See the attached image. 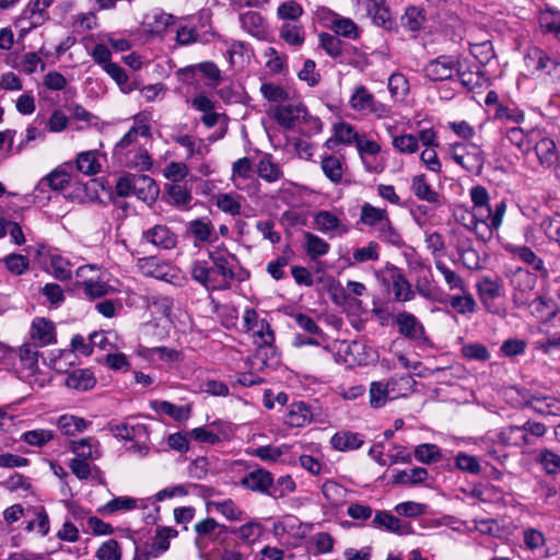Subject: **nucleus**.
<instances>
[{"label":"nucleus","instance_id":"58836bf2","mask_svg":"<svg viewBox=\"0 0 560 560\" xmlns=\"http://www.w3.org/2000/svg\"><path fill=\"white\" fill-rule=\"evenodd\" d=\"M304 238L303 248L311 260L325 256L330 249V245L316 234L305 232Z\"/></svg>","mask_w":560,"mask_h":560},{"label":"nucleus","instance_id":"de8ad7c7","mask_svg":"<svg viewBox=\"0 0 560 560\" xmlns=\"http://www.w3.org/2000/svg\"><path fill=\"white\" fill-rule=\"evenodd\" d=\"M537 159L544 166H550L558 160L556 143L550 138L540 139L534 147Z\"/></svg>","mask_w":560,"mask_h":560},{"label":"nucleus","instance_id":"dca6fc26","mask_svg":"<svg viewBox=\"0 0 560 560\" xmlns=\"http://www.w3.org/2000/svg\"><path fill=\"white\" fill-rule=\"evenodd\" d=\"M238 485L249 491L271 497L272 474L266 469L257 468L246 472Z\"/></svg>","mask_w":560,"mask_h":560},{"label":"nucleus","instance_id":"774afa93","mask_svg":"<svg viewBox=\"0 0 560 560\" xmlns=\"http://www.w3.org/2000/svg\"><path fill=\"white\" fill-rule=\"evenodd\" d=\"M539 464L548 475L560 474V455L551 450H541L538 457Z\"/></svg>","mask_w":560,"mask_h":560},{"label":"nucleus","instance_id":"5701e85b","mask_svg":"<svg viewBox=\"0 0 560 560\" xmlns=\"http://www.w3.org/2000/svg\"><path fill=\"white\" fill-rule=\"evenodd\" d=\"M458 66L455 71V77H457L464 88L472 91L481 86L482 74L479 66L470 65L467 60H462L460 58H458Z\"/></svg>","mask_w":560,"mask_h":560},{"label":"nucleus","instance_id":"0eeeda50","mask_svg":"<svg viewBox=\"0 0 560 560\" xmlns=\"http://www.w3.org/2000/svg\"><path fill=\"white\" fill-rule=\"evenodd\" d=\"M36 255L47 270L59 281H67L72 278L73 265L69 258L61 255L57 249L39 245Z\"/></svg>","mask_w":560,"mask_h":560},{"label":"nucleus","instance_id":"f704fd0d","mask_svg":"<svg viewBox=\"0 0 560 560\" xmlns=\"http://www.w3.org/2000/svg\"><path fill=\"white\" fill-rule=\"evenodd\" d=\"M96 384L93 372L89 369L73 370L66 380V385L69 388L85 392L93 388Z\"/></svg>","mask_w":560,"mask_h":560},{"label":"nucleus","instance_id":"69168bd1","mask_svg":"<svg viewBox=\"0 0 560 560\" xmlns=\"http://www.w3.org/2000/svg\"><path fill=\"white\" fill-rule=\"evenodd\" d=\"M434 264L435 268L444 277V281L450 290L464 291V288H466L465 281L456 271L448 268L441 259H435Z\"/></svg>","mask_w":560,"mask_h":560},{"label":"nucleus","instance_id":"c85d7f7f","mask_svg":"<svg viewBox=\"0 0 560 560\" xmlns=\"http://www.w3.org/2000/svg\"><path fill=\"white\" fill-rule=\"evenodd\" d=\"M410 189L419 200L434 205L440 203V194L432 188L424 174L416 175L412 178Z\"/></svg>","mask_w":560,"mask_h":560},{"label":"nucleus","instance_id":"680f3d73","mask_svg":"<svg viewBox=\"0 0 560 560\" xmlns=\"http://www.w3.org/2000/svg\"><path fill=\"white\" fill-rule=\"evenodd\" d=\"M390 397V392L385 382L374 381L370 384L369 398L372 408L383 407Z\"/></svg>","mask_w":560,"mask_h":560},{"label":"nucleus","instance_id":"f257e3e1","mask_svg":"<svg viewBox=\"0 0 560 560\" xmlns=\"http://www.w3.org/2000/svg\"><path fill=\"white\" fill-rule=\"evenodd\" d=\"M209 259L196 260L191 265V278L208 291L230 290L233 281L243 282L249 278L233 253L225 247H213Z\"/></svg>","mask_w":560,"mask_h":560},{"label":"nucleus","instance_id":"aec40b11","mask_svg":"<svg viewBox=\"0 0 560 560\" xmlns=\"http://www.w3.org/2000/svg\"><path fill=\"white\" fill-rule=\"evenodd\" d=\"M30 336L34 342L30 345L37 351V347H45L56 341L55 326L50 320L37 317L32 323Z\"/></svg>","mask_w":560,"mask_h":560},{"label":"nucleus","instance_id":"ddd939ff","mask_svg":"<svg viewBox=\"0 0 560 560\" xmlns=\"http://www.w3.org/2000/svg\"><path fill=\"white\" fill-rule=\"evenodd\" d=\"M371 526L399 536L410 535L413 533L412 526L409 522L401 521L387 510L376 511L371 521Z\"/></svg>","mask_w":560,"mask_h":560},{"label":"nucleus","instance_id":"bb28decb","mask_svg":"<svg viewBox=\"0 0 560 560\" xmlns=\"http://www.w3.org/2000/svg\"><path fill=\"white\" fill-rule=\"evenodd\" d=\"M313 419L308 405L304 401H295L290 405L284 416V422L292 428H302Z\"/></svg>","mask_w":560,"mask_h":560},{"label":"nucleus","instance_id":"7c9ffc66","mask_svg":"<svg viewBox=\"0 0 560 560\" xmlns=\"http://www.w3.org/2000/svg\"><path fill=\"white\" fill-rule=\"evenodd\" d=\"M77 288L82 290L84 296L90 300L101 299L107 295L112 290V287L103 280L100 275H93L92 279L78 282Z\"/></svg>","mask_w":560,"mask_h":560},{"label":"nucleus","instance_id":"8fccbe9b","mask_svg":"<svg viewBox=\"0 0 560 560\" xmlns=\"http://www.w3.org/2000/svg\"><path fill=\"white\" fill-rule=\"evenodd\" d=\"M381 256V246L376 241H370L365 246L357 247L352 252L350 265L377 261Z\"/></svg>","mask_w":560,"mask_h":560},{"label":"nucleus","instance_id":"4c0bfd02","mask_svg":"<svg viewBox=\"0 0 560 560\" xmlns=\"http://www.w3.org/2000/svg\"><path fill=\"white\" fill-rule=\"evenodd\" d=\"M280 37L291 46L300 47L305 42V30L299 22H283L279 31Z\"/></svg>","mask_w":560,"mask_h":560},{"label":"nucleus","instance_id":"72a5a7b5","mask_svg":"<svg viewBox=\"0 0 560 560\" xmlns=\"http://www.w3.org/2000/svg\"><path fill=\"white\" fill-rule=\"evenodd\" d=\"M389 392L390 399L405 397L413 390L416 381L409 373L395 374L387 382H385Z\"/></svg>","mask_w":560,"mask_h":560},{"label":"nucleus","instance_id":"3c124183","mask_svg":"<svg viewBox=\"0 0 560 560\" xmlns=\"http://www.w3.org/2000/svg\"><path fill=\"white\" fill-rule=\"evenodd\" d=\"M447 302L452 308L462 315L474 313L476 310V301L466 288L458 294L448 295Z\"/></svg>","mask_w":560,"mask_h":560},{"label":"nucleus","instance_id":"6e6d98bb","mask_svg":"<svg viewBox=\"0 0 560 560\" xmlns=\"http://www.w3.org/2000/svg\"><path fill=\"white\" fill-rule=\"evenodd\" d=\"M392 282L393 292L397 301L407 302L415 298L410 282L399 270L392 275Z\"/></svg>","mask_w":560,"mask_h":560},{"label":"nucleus","instance_id":"6ab92c4d","mask_svg":"<svg viewBox=\"0 0 560 560\" xmlns=\"http://www.w3.org/2000/svg\"><path fill=\"white\" fill-rule=\"evenodd\" d=\"M137 266L148 277L166 282H173L176 278V271L173 267L152 256L138 259Z\"/></svg>","mask_w":560,"mask_h":560},{"label":"nucleus","instance_id":"79ce46f5","mask_svg":"<svg viewBox=\"0 0 560 560\" xmlns=\"http://www.w3.org/2000/svg\"><path fill=\"white\" fill-rule=\"evenodd\" d=\"M387 215L388 212L385 208H378L369 202H364L360 209V218L358 223H361L372 230Z\"/></svg>","mask_w":560,"mask_h":560},{"label":"nucleus","instance_id":"a878e982","mask_svg":"<svg viewBox=\"0 0 560 560\" xmlns=\"http://www.w3.org/2000/svg\"><path fill=\"white\" fill-rule=\"evenodd\" d=\"M330 444L334 450L339 452L354 451L364 444V436L358 432L342 430L331 436Z\"/></svg>","mask_w":560,"mask_h":560},{"label":"nucleus","instance_id":"c756f323","mask_svg":"<svg viewBox=\"0 0 560 560\" xmlns=\"http://www.w3.org/2000/svg\"><path fill=\"white\" fill-rule=\"evenodd\" d=\"M221 530L236 535L245 544H253L261 536L264 527L259 522L249 521L240 527L222 526Z\"/></svg>","mask_w":560,"mask_h":560},{"label":"nucleus","instance_id":"7ed1b4c3","mask_svg":"<svg viewBox=\"0 0 560 560\" xmlns=\"http://www.w3.org/2000/svg\"><path fill=\"white\" fill-rule=\"evenodd\" d=\"M37 362L38 351L30 343H24L19 349H14L0 341L1 370L13 372L20 377H26L34 374Z\"/></svg>","mask_w":560,"mask_h":560},{"label":"nucleus","instance_id":"423d86ee","mask_svg":"<svg viewBox=\"0 0 560 560\" xmlns=\"http://www.w3.org/2000/svg\"><path fill=\"white\" fill-rule=\"evenodd\" d=\"M349 106L363 114H370L381 119L390 115V108L386 104L375 100L374 95L364 85L353 89L349 98Z\"/></svg>","mask_w":560,"mask_h":560},{"label":"nucleus","instance_id":"f8f14e48","mask_svg":"<svg viewBox=\"0 0 560 560\" xmlns=\"http://www.w3.org/2000/svg\"><path fill=\"white\" fill-rule=\"evenodd\" d=\"M140 244L152 245L159 249H172L177 244V235L165 224H156L143 230Z\"/></svg>","mask_w":560,"mask_h":560},{"label":"nucleus","instance_id":"1a4fd4ad","mask_svg":"<svg viewBox=\"0 0 560 560\" xmlns=\"http://www.w3.org/2000/svg\"><path fill=\"white\" fill-rule=\"evenodd\" d=\"M522 406L532 409L540 416L560 417V398L542 395L527 389L518 390Z\"/></svg>","mask_w":560,"mask_h":560},{"label":"nucleus","instance_id":"473e14b6","mask_svg":"<svg viewBox=\"0 0 560 560\" xmlns=\"http://www.w3.org/2000/svg\"><path fill=\"white\" fill-rule=\"evenodd\" d=\"M166 201L177 208L187 209L190 206L192 196L187 187L180 183L165 185Z\"/></svg>","mask_w":560,"mask_h":560},{"label":"nucleus","instance_id":"cd10ccee","mask_svg":"<svg viewBox=\"0 0 560 560\" xmlns=\"http://www.w3.org/2000/svg\"><path fill=\"white\" fill-rule=\"evenodd\" d=\"M199 71L203 74V77L208 78L211 81H219L221 78V71L218 66L212 61H205L197 65H191L186 68H183L178 71L179 78L189 82L194 79L195 73Z\"/></svg>","mask_w":560,"mask_h":560},{"label":"nucleus","instance_id":"e2e57ef3","mask_svg":"<svg viewBox=\"0 0 560 560\" xmlns=\"http://www.w3.org/2000/svg\"><path fill=\"white\" fill-rule=\"evenodd\" d=\"M477 291L482 303L487 304L501 295V285L498 281L485 277L477 283Z\"/></svg>","mask_w":560,"mask_h":560},{"label":"nucleus","instance_id":"49530a36","mask_svg":"<svg viewBox=\"0 0 560 560\" xmlns=\"http://www.w3.org/2000/svg\"><path fill=\"white\" fill-rule=\"evenodd\" d=\"M320 167L325 176L334 184H339L343 176V161L336 155H325L322 159Z\"/></svg>","mask_w":560,"mask_h":560},{"label":"nucleus","instance_id":"4468645a","mask_svg":"<svg viewBox=\"0 0 560 560\" xmlns=\"http://www.w3.org/2000/svg\"><path fill=\"white\" fill-rule=\"evenodd\" d=\"M70 183V175L58 167L43 177L34 189V197L40 200H49V191L63 190Z\"/></svg>","mask_w":560,"mask_h":560},{"label":"nucleus","instance_id":"39448f33","mask_svg":"<svg viewBox=\"0 0 560 560\" xmlns=\"http://www.w3.org/2000/svg\"><path fill=\"white\" fill-rule=\"evenodd\" d=\"M524 61L532 74L545 72L556 89L560 86V61L551 59L544 50L537 47L527 50Z\"/></svg>","mask_w":560,"mask_h":560},{"label":"nucleus","instance_id":"b1692460","mask_svg":"<svg viewBox=\"0 0 560 560\" xmlns=\"http://www.w3.org/2000/svg\"><path fill=\"white\" fill-rule=\"evenodd\" d=\"M133 196H136L139 200L151 205L158 199L159 187L154 179L149 175L135 174Z\"/></svg>","mask_w":560,"mask_h":560},{"label":"nucleus","instance_id":"2eb2a0df","mask_svg":"<svg viewBox=\"0 0 560 560\" xmlns=\"http://www.w3.org/2000/svg\"><path fill=\"white\" fill-rule=\"evenodd\" d=\"M505 249L512 255L513 259H517L530 267L540 277L548 278L549 270L547 269L545 261L539 257L530 247L526 245H514L509 244Z\"/></svg>","mask_w":560,"mask_h":560},{"label":"nucleus","instance_id":"6e6552de","mask_svg":"<svg viewBox=\"0 0 560 560\" xmlns=\"http://www.w3.org/2000/svg\"><path fill=\"white\" fill-rule=\"evenodd\" d=\"M394 324L399 335L404 338L413 341L420 347L431 345L423 324L412 313L406 311L397 313Z\"/></svg>","mask_w":560,"mask_h":560},{"label":"nucleus","instance_id":"20e7f679","mask_svg":"<svg viewBox=\"0 0 560 560\" xmlns=\"http://www.w3.org/2000/svg\"><path fill=\"white\" fill-rule=\"evenodd\" d=\"M451 159L468 173L479 175L485 164L481 148L471 142H456L448 148Z\"/></svg>","mask_w":560,"mask_h":560},{"label":"nucleus","instance_id":"f03ea898","mask_svg":"<svg viewBox=\"0 0 560 560\" xmlns=\"http://www.w3.org/2000/svg\"><path fill=\"white\" fill-rule=\"evenodd\" d=\"M472 202L471 212L463 217L464 225L472 230L478 238L489 241L493 231L498 230L506 212V201L500 200L493 206L490 205V196L486 187L481 185L472 186L469 190Z\"/></svg>","mask_w":560,"mask_h":560},{"label":"nucleus","instance_id":"4d7b16f0","mask_svg":"<svg viewBox=\"0 0 560 560\" xmlns=\"http://www.w3.org/2000/svg\"><path fill=\"white\" fill-rule=\"evenodd\" d=\"M547 431V428L541 422L536 421H526L522 425H509L504 428V434L508 438H512L513 433L526 434L527 438H540L544 436Z\"/></svg>","mask_w":560,"mask_h":560},{"label":"nucleus","instance_id":"393cba45","mask_svg":"<svg viewBox=\"0 0 560 560\" xmlns=\"http://www.w3.org/2000/svg\"><path fill=\"white\" fill-rule=\"evenodd\" d=\"M313 219L316 230L324 234L335 233L342 235L348 232V228L341 222V220L328 210H320L316 212Z\"/></svg>","mask_w":560,"mask_h":560},{"label":"nucleus","instance_id":"052dcab7","mask_svg":"<svg viewBox=\"0 0 560 560\" xmlns=\"http://www.w3.org/2000/svg\"><path fill=\"white\" fill-rule=\"evenodd\" d=\"M257 173L259 177L268 183L277 182L283 175L280 166L272 161L270 155H265L259 160Z\"/></svg>","mask_w":560,"mask_h":560},{"label":"nucleus","instance_id":"a211bd4d","mask_svg":"<svg viewBox=\"0 0 560 560\" xmlns=\"http://www.w3.org/2000/svg\"><path fill=\"white\" fill-rule=\"evenodd\" d=\"M306 115V107L303 103L278 105L275 108V119L284 129L292 130Z\"/></svg>","mask_w":560,"mask_h":560},{"label":"nucleus","instance_id":"5fc2aeb1","mask_svg":"<svg viewBox=\"0 0 560 560\" xmlns=\"http://www.w3.org/2000/svg\"><path fill=\"white\" fill-rule=\"evenodd\" d=\"M137 508V500L130 497H117L100 506L97 512L101 515H113L117 512L131 511Z\"/></svg>","mask_w":560,"mask_h":560},{"label":"nucleus","instance_id":"37998d69","mask_svg":"<svg viewBox=\"0 0 560 560\" xmlns=\"http://www.w3.org/2000/svg\"><path fill=\"white\" fill-rule=\"evenodd\" d=\"M510 281L515 290L524 293L534 289L537 276L525 268L517 267L511 271Z\"/></svg>","mask_w":560,"mask_h":560},{"label":"nucleus","instance_id":"09e8293b","mask_svg":"<svg viewBox=\"0 0 560 560\" xmlns=\"http://www.w3.org/2000/svg\"><path fill=\"white\" fill-rule=\"evenodd\" d=\"M104 71L116 82L120 91L125 94H129L138 88L136 82L129 80L125 69L116 62L106 65Z\"/></svg>","mask_w":560,"mask_h":560},{"label":"nucleus","instance_id":"338daca9","mask_svg":"<svg viewBox=\"0 0 560 560\" xmlns=\"http://www.w3.org/2000/svg\"><path fill=\"white\" fill-rule=\"evenodd\" d=\"M455 467L470 475H479L481 472V465L478 457L469 455L465 452H459L454 457Z\"/></svg>","mask_w":560,"mask_h":560},{"label":"nucleus","instance_id":"412c9836","mask_svg":"<svg viewBox=\"0 0 560 560\" xmlns=\"http://www.w3.org/2000/svg\"><path fill=\"white\" fill-rule=\"evenodd\" d=\"M319 46L325 52L339 63L346 62L349 44L343 43L337 35L323 32L318 35Z\"/></svg>","mask_w":560,"mask_h":560},{"label":"nucleus","instance_id":"0e129e2a","mask_svg":"<svg viewBox=\"0 0 560 560\" xmlns=\"http://www.w3.org/2000/svg\"><path fill=\"white\" fill-rule=\"evenodd\" d=\"M229 61L233 67L243 68L249 60L248 49L245 43L232 40L229 44L228 51Z\"/></svg>","mask_w":560,"mask_h":560},{"label":"nucleus","instance_id":"a18cd8bd","mask_svg":"<svg viewBox=\"0 0 560 560\" xmlns=\"http://www.w3.org/2000/svg\"><path fill=\"white\" fill-rule=\"evenodd\" d=\"M214 509L223 516H225L229 521H243L246 518L245 512L238 508L235 502L231 499H226L224 501H209L207 502V510L210 511Z\"/></svg>","mask_w":560,"mask_h":560},{"label":"nucleus","instance_id":"9d476101","mask_svg":"<svg viewBox=\"0 0 560 560\" xmlns=\"http://www.w3.org/2000/svg\"><path fill=\"white\" fill-rule=\"evenodd\" d=\"M319 18L324 22V25L338 37L342 36L348 39H357L360 37V28L350 18L341 16L327 9L319 11Z\"/></svg>","mask_w":560,"mask_h":560},{"label":"nucleus","instance_id":"864d4df0","mask_svg":"<svg viewBox=\"0 0 560 560\" xmlns=\"http://www.w3.org/2000/svg\"><path fill=\"white\" fill-rule=\"evenodd\" d=\"M325 499L332 506H340L346 502L348 490L336 481L327 480L322 486Z\"/></svg>","mask_w":560,"mask_h":560},{"label":"nucleus","instance_id":"c03bdc74","mask_svg":"<svg viewBox=\"0 0 560 560\" xmlns=\"http://www.w3.org/2000/svg\"><path fill=\"white\" fill-rule=\"evenodd\" d=\"M188 232L195 237L198 242H211L217 238L214 233V228L209 219L200 218L195 219L188 224Z\"/></svg>","mask_w":560,"mask_h":560},{"label":"nucleus","instance_id":"a19ab883","mask_svg":"<svg viewBox=\"0 0 560 560\" xmlns=\"http://www.w3.org/2000/svg\"><path fill=\"white\" fill-rule=\"evenodd\" d=\"M242 28L254 37H262L266 33L264 18L255 11H247L240 15Z\"/></svg>","mask_w":560,"mask_h":560},{"label":"nucleus","instance_id":"9b49d317","mask_svg":"<svg viewBox=\"0 0 560 560\" xmlns=\"http://www.w3.org/2000/svg\"><path fill=\"white\" fill-rule=\"evenodd\" d=\"M458 58L457 56L441 55L430 60L423 69L424 75L430 81L454 80L456 68L459 67Z\"/></svg>","mask_w":560,"mask_h":560},{"label":"nucleus","instance_id":"ea45409f","mask_svg":"<svg viewBox=\"0 0 560 560\" xmlns=\"http://www.w3.org/2000/svg\"><path fill=\"white\" fill-rule=\"evenodd\" d=\"M196 20H198L196 16H190L182 20L180 24L176 30L177 44L182 46H187L196 43L199 39Z\"/></svg>","mask_w":560,"mask_h":560},{"label":"nucleus","instance_id":"c9c22d12","mask_svg":"<svg viewBox=\"0 0 560 560\" xmlns=\"http://www.w3.org/2000/svg\"><path fill=\"white\" fill-rule=\"evenodd\" d=\"M93 443L98 444L93 438L73 440L69 443V450L75 455L74 458L77 459L94 460L100 457V453L94 448Z\"/></svg>","mask_w":560,"mask_h":560},{"label":"nucleus","instance_id":"e433bc0d","mask_svg":"<svg viewBox=\"0 0 560 560\" xmlns=\"http://www.w3.org/2000/svg\"><path fill=\"white\" fill-rule=\"evenodd\" d=\"M56 424L62 434L73 436L83 432L89 427L90 422L81 417L65 413L58 417Z\"/></svg>","mask_w":560,"mask_h":560},{"label":"nucleus","instance_id":"4be33fe9","mask_svg":"<svg viewBox=\"0 0 560 560\" xmlns=\"http://www.w3.org/2000/svg\"><path fill=\"white\" fill-rule=\"evenodd\" d=\"M177 536V530L172 527H162L156 530L150 548L144 555H137L138 560H148L149 557L158 558L170 548V539Z\"/></svg>","mask_w":560,"mask_h":560},{"label":"nucleus","instance_id":"2f4dec72","mask_svg":"<svg viewBox=\"0 0 560 560\" xmlns=\"http://www.w3.org/2000/svg\"><path fill=\"white\" fill-rule=\"evenodd\" d=\"M493 119L506 125H521L525 120V114L517 105L503 103L493 108Z\"/></svg>","mask_w":560,"mask_h":560},{"label":"nucleus","instance_id":"bf43d9fd","mask_svg":"<svg viewBox=\"0 0 560 560\" xmlns=\"http://www.w3.org/2000/svg\"><path fill=\"white\" fill-rule=\"evenodd\" d=\"M125 166L140 170H149L152 165L151 156L141 148L130 149L121 162Z\"/></svg>","mask_w":560,"mask_h":560},{"label":"nucleus","instance_id":"13d9d810","mask_svg":"<svg viewBox=\"0 0 560 560\" xmlns=\"http://www.w3.org/2000/svg\"><path fill=\"white\" fill-rule=\"evenodd\" d=\"M416 460L421 464L430 465L442 459V453L436 444L423 443L417 445L413 451Z\"/></svg>","mask_w":560,"mask_h":560},{"label":"nucleus","instance_id":"f3484780","mask_svg":"<svg viewBox=\"0 0 560 560\" xmlns=\"http://www.w3.org/2000/svg\"><path fill=\"white\" fill-rule=\"evenodd\" d=\"M188 435L199 443L214 445L222 440L229 439L231 429L221 421H214L210 424V429L206 427L195 428Z\"/></svg>","mask_w":560,"mask_h":560},{"label":"nucleus","instance_id":"603ef678","mask_svg":"<svg viewBox=\"0 0 560 560\" xmlns=\"http://www.w3.org/2000/svg\"><path fill=\"white\" fill-rule=\"evenodd\" d=\"M429 477V472L423 467H413L409 470H398L393 476L395 485H419L424 482Z\"/></svg>","mask_w":560,"mask_h":560}]
</instances>
